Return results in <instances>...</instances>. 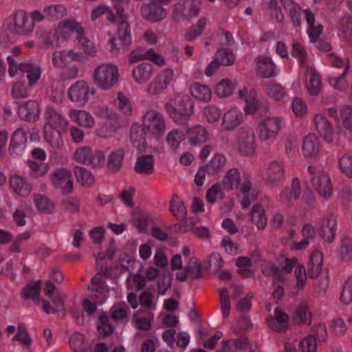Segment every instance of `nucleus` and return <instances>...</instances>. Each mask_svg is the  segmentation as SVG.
<instances>
[{
    "label": "nucleus",
    "mask_w": 352,
    "mask_h": 352,
    "mask_svg": "<svg viewBox=\"0 0 352 352\" xmlns=\"http://www.w3.org/2000/svg\"><path fill=\"white\" fill-rule=\"evenodd\" d=\"M166 113L174 122L180 125L188 124L190 117L194 113V103L185 94H177L164 106Z\"/></svg>",
    "instance_id": "obj_1"
},
{
    "label": "nucleus",
    "mask_w": 352,
    "mask_h": 352,
    "mask_svg": "<svg viewBox=\"0 0 352 352\" xmlns=\"http://www.w3.org/2000/svg\"><path fill=\"white\" fill-rule=\"evenodd\" d=\"M117 65L104 63L98 66L94 71V83L102 90H107L114 87L119 79Z\"/></svg>",
    "instance_id": "obj_2"
},
{
    "label": "nucleus",
    "mask_w": 352,
    "mask_h": 352,
    "mask_svg": "<svg viewBox=\"0 0 352 352\" xmlns=\"http://www.w3.org/2000/svg\"><path fill=\"white\" fill-rule=\"evenodd\" d=\"M201 2L199 0H182L175 3L171 10L173 20L179 23L190 21L197 16L200 12Z\"/></svg>",
    "instance_id": "obj_3"
},
{
    "label": "nucleus",
    "mask_w": 352,
    "mask_h": 352,
    "mask_svg": "<svg viewBox=\"0 0 352 352\" xmlns=\"http://www.w3.org/2000/svg\"><path fill=\"white\" fill-rule=\"evenodd\" d=\"M9 30L18 35L30 34L34 29V22L24 10H17L10 17Z\"/></svg>",
    "instance_id": "obj_4"
},
{
    "label": "nucleus",
    "mask_w": 352,
    "mask_h": 352,
    "mask_svg": "<svg viewBox=\"0 0 352 352\" xmlns=\"http://www.w3.org/2000/svg\"><path fill=\"white\" fill-rule=\"evenodd\" d=\"M117 36L119 45L116 43V38L113 37L109 40L111 45V52L113 54L118 53L120 50L126 52L129 50L132 44V38L131 34V27L127 21H120L118 25Z\"/></svg>",
    "instance_id": "obj_5"
},
{
    "label": "nucleus",
    "mask_w": 352,
    "mask_h": 352,
    "mask_svg": "<svg viewBox=\"0 0 352 352\" xmlns=\"http://www.w3.org/2000/svg\"><path fill=\"white\" fill-rule=\"evenodd\" d=\"M50 180L56 188H60L64 195L71 194L74 190L72 174L64 168H56L50 174Z\"/></svg>",
    "instance_id": "obj_6"
},
{
    "label": "nucleus",
    "mask_w": 352,
    "mask_h": 352,
    "mask_svg": "<svg viewBox=\"0 0 352 352\" xmlns=\"http://www.w3.org/2000/svg\"><path fill=\"white\" fill-rule=\"evenodd\" d=\"M143 127L147 132L156 138L161 137L165 132V122L162 114L155 110L146 113L143 117Z\"/></svg>",
    "instance_id": "obj_7"
},
{
    "label": "nucleus",
    "mask_w": 352,
    "mask_h": 352,
    "mask_svg": "<svg viewBox=\"0 0 352 352\" xmlns=\"http://www.w3.org/2000/svg\"><path fill=\"white\" fill-rule=\"evenodd\" d=\"M239 151L245 155L254 153L256 149L255 135L250 127H242L238 133Z\"/></svg>",
    "instance_id": "obj_8"
},
{
    "label": "nucleus",
    "mask_w": 352,
    "mask_h": 352,
    "mask_svg": "<svg viewBox=\"0 0 352 352\" xmlns=\"http://www.w3.org/2000/svg\"><path fill=\"white\" fill-rule=\"evenodd\" d=\"M281 121L278 117L266 118L258 125V137L262 141L274 138L280 129Z\"/></svg>",
    "instance_id": "obj_9"
},
{
    "label": "nucleus",
    "mask_w": 352,
    "mask_h": 352,
    "mask_svg": "<svg viewBox=\"0 0 352 352\" xmlns=\"http://www.w3.org/2000/svg\"><path fill=\"white\" fill-rule=\"evenodd\" d=\"M319 234L327 243H332L337 230L336 218L332 214L324 216L319 223Z\"/></svg>",
    "instance_id": "obj_10"
},
{
    "label": "nucleus",
    "mask_w": 352,
    "mask_h": 352,
    "mask_svg": "<svg viewBox=\"0 0 352 352\" xmlns=\"http://www.w3.org/2000/svg\"><path fill=\"white\" fill-rule=\"evenodd\" d=\"M141 14L143 18L151 22L160 21L164 19L167 14L166 10L160 5L152 0L149 3L142 6L140 8Z\"/></svg>",
    "instance_id": "obj_11"
},
{
    "label": "nucleus",
    "mask_w": 352,
    "mask_h": 352,
    "mask_svg": "<svg viewBox=\"0 0 352 352\" xmlns=\"http://www.w3.org/2000/svg\"><path fill=\"white\" fill-rule=\"evenodd\" d=\"M289 317L287 314L279 307L274 309V317L272 316L266 318L267 326L273 331L283 333L288 329Z\"/></svg>",
    "instance_id": "obj_12"
},
{
    "label": "nucleus",
    "mask_w": 352,
    "mask_h": 352,
    "mask_svg": "<svg viewBox=\"0 0 352 352\" xmlns=\"http://www.w3.org/2000/svg\"><path fill=\"white\" fill-rule=\"evenodd\" d=\"M18 114L23 120L34 122L38 119L39 105L36 100H28L18 103Z\"/></svg>",
    "instance_id": "obj_13"
},
{
    "label": "nucleus",
    "mask_w": 352,
    "mask_h": 352,
    "mask_svg": "<svg viewBox=\"0 0 352 352\" xmlns=\"http://www.w3.org/2000/svg\"><path fill=\"white\" fill-rule=\"evenodd\" d=\"M89 92L88 84L84 80H78L69 89L68 96L71 100L85 104L89 100Z\"/></svg>",
    "instance_id": "obj_14"
},
{
    "label": "nucleus",
    "mask_w": 352,
    "mask_h": 352,
    "mask_svg": "<svg viewBox=\"0 0 352 352\" xmlns=\"http://www.w3.org/2000/svg\"><path fill=\"white\" fill-rule=\"evenodd\" d=\"M26 134L23 129H16L12 134L9 146V153L13 157H18L24 153L26 143Z\"/></svg>",
    "instance_id": "obj_15"
},
{
    "label": "nucleus",
    "mask_w": 352,
    "mask_h": 352,
    "mask_svg": "<svg viewBox=\"0 0 352 352\" xmlns=\"http://www.w3.org/2000/svg\"><path fill=\"white\" fill-rule=\"evenodd\" d=\"M146 129L139 124H133L130 129V140L133 146L140 152L146 151L147 143L146 141Z\"/></svg>",
    "instance_id": "obj_16"
},
{
    "label": "nucleus",
    "mask_w": 352,
    "mask_h": 352,
    "mask_svg": "<svg viewBox=\"0 0 352 352\" xmlns=\"http://www.w3.org/2000/svg\"><path fill=\"white\" fill-rule=\"evenodd\" d=\"M311 183L318 193L324 199H328L332 192L330 178L325 174H320L311 178Z\"/></svg>",
    "instance_id": "obj_17"
},
{
    "label": "nucleus",
    "mask_w": 352,
    "mask_h": 352,
    "mask_svg": "<svg viewBox=\"0 0 352 352\" xmlns=\"http://www.w3.org/2000/svg\"><path fill=\"white\" fill-rule=\"evenodd\" d=\"M314 122L320 135L328 143H331L333 140L334 131L327 118L323 115L317 114L314 118Z\"/></svg>",
    "instance_id": "obj_18"
},
{
    "label": "nucleus",
    "mask_w": 352,
    "mask_h": 352,
    "mask_svg": "<svg viewBox=\"0 0 352 352\" xmlns=\"http://www.w3.org/2000/svg\"><path fill=\"white\" fill-rule=\"evenodd\" d=\"M301 193L300 180L294 178L292 182L291 188H284L280 194V199L283 204L290 206L293 204V200H297Z\"/></svg>",
    "instance_id": "obj_19"
},
{
    "label": "nucleus",
    "mask_w": 352,
    "mask_h": 352,
    "mask_svg": "<svg viewBox=\"0 0 352 352\" xmlns=\"http://www.w3.org/2000/svg\"><path fill=\"white\" fill-rule=\"evenodd\" d=\"M284 175V165L277 161L272 162L267 169L266 181L270 185H277L283 180Z\"/></svg>",
    "instance_id": "obj_20"
},
{
    "label": "nucleus",
    "mask_w": 352,
    "mask_h": 352,
    "mask_svg": "<svg viewBox=\"0 0 352 352\" xmlns=\"http://www.w3.org/2000/svg\"><path fill=\"white\" fill-rule=\"evenodd\" d=\"M155 159L152 155H143L137 158L134 170L141 175H150L154 173Z\"/></svg>",
    "instance_id": "obj_21"
},
{
    "label": "nucleus",
    "mask_w": 352,
    "mask_h": 352,
    "mask_svg": "<svg viewBox=\"0 0 352 352\" xmlns=\"http://www.w3.org/2000/svg\"><path fill=\"white\" fill-rule=\"evenodd\" d=\"M9 182L14 192L21 197H25L31 193L32 186L23 177L12 175L10 177Z\"/></svg>",
    "instance_id": "obj_22"
},
{
    "label": "nucleus",
    "mask_w": 352,
    "mask_h": 352,
    "mask_svg": "<svg viewBox=\"0 0 352 352\" xmlns=\"http://www.w3.org/2000/svg\"><path fill=\"white\" fill-rule=\"evenodd\" d=\"M305 17L308 25L307 33L311 42L315 43L318 41L320 34L323 32V26L321 24L314 25L315 16L314 14L309 10L306 9L304 10Z\"/></svg>",
    "instance_id": "obj_23"
},
{
    "label": "nucleus",
    "mask_w": 352,
    "mask_h": 352,
    "mask_svg": "<svg viewBox=\"0 0 352 352\" xmlns=\"http://www.w3.org/2000/svg\"><path fill=\"white\" fill-rule=\"evenodd\" d=\"M208 23V18L201 16L194 24H192L185 32L184 38L188 41H192L202 35L207 28Z\"/></svg>",
    "instance_id": "obj_24"
},
{
    "label": "nucleus",
    "mask_w": 352,
    "mask_h": 352,
    "mask_svg": "<svg viewBox=\"0 0 352 352\" xmlns=\"http://www.w3.org/2000/svg\"><path fill=\"white\" fill-rule=\"evenodd\" d=\"M47 123L44 126L52 127L55 129H66L67 122L56 111L52 108H47L45 112Z\"/></svg>",
    "instance_id": "obj_25"
},
{
    "label": "nucleus",
    "mask_w": 352,
    "mask_h": 352,
    "mask_svg": "<svg viewBox=\"0 0 352 352\" xmlns=\"http://www.w3.org/2000/svg\"><path fill=\"white\" fill-rule=\"evenodd\" d=\"M320 149V142L314 134L307 135L303 140L302 153L305 157H316Z\"/></svg>",
    "instance_id": "obj_26"
},
{
    "label": "nucleus",
    "mask_w": 352,
    "mask_h": 352,
    "mask_svg": "<svg viewBox=\"0 0 352 352\" xmlns=\"http://www.w3.org/2000/svg\"><path fill=\"white\" fill-rule=\"evenodd\" d=\"M243 113L236 109H230L223 116L222 127L230 131L238 126L243 121Z\"/></svg>",
    "instance_id": "obj_27"
},
{
    "label": "nucleus",
    "mask_w": 352,
    "mask_h": 352,
    "mask_svg": "<svg viewBox=\"0 0 352 352\" xmlns=\"http://www.w3.org/2000/svg\"><path fill=\"white\" fill-rule=\"evenodd\" d=\"M125 151L123 148L113 151L107 158V167L111 173L118 172L122 167Z\"/></svg>",
    "instance_id": "obj_28"
},
{
    "label": "nucleus",
    "mask_w": 352,
    "mask_h": 352,
    "mask_svg": "<svg viewBox=\"0 0 352 352\" xmlns=\"http://www.w3.org/2000/svg\"><path fill=\"white\" fill-rule=\"evenodd\" d=\"M322 265V254L318 250L312 252L307 267L308 276L311 278H316L321 272Z\"/></svg>",
    "instance_id": "obj_29"
},
{
    "label": "nucleus",
    "mask_w": 352,
    "mask_h": 352,
    "mask_svg": "<svg viewBox=\"0 0 352 352\" xmlns=\"http://www.w3.org/2000/svg\"><path fill=\"white\" fill-rule=\"evenodd\" d=\"M275 65L268 57H258L256 71L258 75L264 78L275 76Z\"/></svg>",
    "instance_id": "obj_30"
},
{
    "label": "nucleus",
    "mask_w": 352,
    "mask_h": 352,
    "mask_svg": "<svg viewBox=\"0 0 352 352\" xmlns=\"http://www.w3.org/2000/svg\"><path fill=\"white\" fill-rule=\"evenodd\" d=\"M104 274H96L91 279V285L88 287L89 289L95 292L94 295L96 298H104L105 294L108 292L106 282L102 278Z\"/></svg>",
    "instance_id": "obj_31"
},
{
    "label": "nucleus",
    "mask_w": 352,
    "mask_h": 352,
    "mask_svg": "<svg viewBox=\"0 0 352 352\" xmlns=\"http://www.w3.org/2000/svg\"><path fill=\"white\" fill-rule=\"evenodd\" d=\"M153 74V66L148 63H142L136 67L132 72L134 80L138 83L148 81Z\"/></svg>",
    "instance_id": "obj_32"
},
{
    "label": "nucleus",
    "mask_w": 352,
    "mask_h": 352,
    "mask_svg": "<svg viewBox=\"0 0 352 352\" xmlns=\"http://www.w3.org/2000/svg\"><path fill=\"white\" fill-rule=\"evenodd\" d=\"M71 119L80 126L91 128L94 125L92 116L85 111L72 109L69 112Z\"/></svg>",
    "instance_id": "obj_33"
},
{
    "label": "nucleus",
    "mask_w": 352,
    "mask_h": 352,
    "mask_svg": "<svg viewBox=\"0 0 352 352\" xmlns=\"http://www.w3.org/2000/svg\"><path fill=\"white\" fill-rule=\"evenodd\" d=\"M244 110L248 114L257 113L263 116L269 110V104L266 101H258L253 98L246 100V104Z\"/></svg>",
    "instance_id": "obj_34"
},
{
    "label": "nucleus",
    "mask_w": 352,
    "mask_h": 352,
    "mask_svg": "<svg viewBox=\"0 0 352 352\" xmlns=\"http://www.w3.org/2000/svg\"><path fill=\"white\" fill-rule=\"evenodd\" d=\"M61 131L50 126H44L45 138L54 148L60 149L63 146L64 143L60 134Z\"/></svg>",
    "instance_id": "obj_35"
},
{
    "label": "nucleus",
    "mask_w": 352,
    "mask_h": 352,
    "mask_svg": "<svg viewBox=\"0 0 352 352\" xmlns=\"http://www.w3.org/2000/svg\"><path fill=\"white\" fill-rule=\"evenodd\" d=\"M170 210L179 221H183L187 216V211L183 201L177 195L174 194L170 200Z\"/></svg>",
    "instance_id": "obj_36"
},
{
    "label": "nucleus",
    "mask_w": 352,
    "mask_h": 352,
    "mask_svg": "<svg viewBox=\"0 0 352 352\" xmlns=\"http://www.w3.org/2000/svg\"><path fill=\"white\" fill-rule=\"evenodd\" d=\"M307 71L311 74L307 84L308 92L311 96H318L321 91V79L314 67H308Z\"/></svg>",
    "instance_id": "obj_37"
},
{
    "label": "nucleus",
    "mask_w": 352,
    "mask_h": 352,
    "mask_svg": "<svg viewBox=\"0 0 352 352\" xmlns=\"http://www.w3.org/2000/svg\"><path fill=\"white\" fill-rule=\"evenodd\" d=\"M187 133L190 135V142L192 145L204 143L208 140V133L202 126L197 125L189 128Z\"/></svg>",
    "instance_id": "obj_38"
},
{
    "label": "nucleus",
    "mask_w": 352,
    "mask_h": 352,
    "mask_svg": "<svg viewBox=\"0 0 352 352\" xmlns=\"http://www.w3.org/2000/svg\"><path fill=\"white\" fill-rule=\"evenodd\" d=\"M293 320L297 324H311V314L305 304L302 303L296 307Z\"/></svg>",
    "instance_id": "obj_39"
},
{
    "label": "nucleus",
    "mask_w": 352,
    "mask_h": 352,
    "mask_svg": "<svg viewBox=\"0 0 352 352\" xmlns=\"http://www.w3.org/2000/svg\"><path fill=\"white\" fill-rule=\"evenodd\" d=\"M226 162L225 156L222 154L216 153L210 162L204 165V168L208 170V175H215L221 171Z\"/></svg>",
    "instance_id": "obj_40"
},
{
    "label": "nucleus",
    "mask_w": 352,
    "mask_h": 352,
    "mask_svg": "<svg viewBox=\"0 0 352 352\" xmlns=\"http://www.w3.org/2000/svg\"><path fill=\"white\" fill-rule=\"evenodd\" d=\"M263 87L267 96L275 100H280L286 95L285 88L278 83L267 82Z\"/></svg>",
    "instance_id": "obj_41"
},
{
    "label": "nucleus",
    "mask_w": 352,
    "mask_h": 352,
    "mask_svg": "<svg viewBox=\"0 0 352 352\" xmlns=\"http://www.w3.org/2000/svg\"><path fill=\"white\" fill-rule=\"evenodd\" d=\"M134 225L141 232H147L148 227L153 225L151 216L144 212L139 211L134 214Z\"/></svg>",
    "instance_id": "obj_42"
},
{
    "label": "nucleus",
    "mask_w": 352,
    "mask_h": 352,
    "mask_svg": "<svg viewBox=\"0 0 352 352\" xmlns=\"http://www.w3.org/2000/svg\"><path fill=\"white\" fill-rule=\"evenodd\" d=\"M240 173L237 168H231L224 176L222 184L224 189L232 190L234 188H237L240 182Z\"/></svg>",
    "instance_id": "obj_43"
},
{
    "label": "nucleus",
    "mask_w": 352,
    "mask_h": 352,
    "mask_svg": "<svg viewBox=\"0 0 352 352\" xmlns=\"http://www.w3.org/2000/svg\"><path fill=\"white\" fill-rule=\"evenodd\" d=\"M251 219L258 229H263L267 224V217L263 206L258 204L253 206L251 212Z\"/></svg>",
    "instance_id": "obj_44"
},
{
    "label": "nucleus",
    "mask_w": 352,
    "mask_h": 352,
    "mask_svg": "<svg viewBox=\"0 0 352 352\" xmlns=\"http://www.w3.org/2000/svg\"><path fill=\"white\" fill-rule=\"evenodd\" d=\"M42 287V281L32 280L22 290L21 295L25 299L36 300L40 295Z\"/></svg>",
    "instance_id": "obj_45"
},
{
    "label": "nucleus",
    "mask_w": 352,
    "mask_h": 352,
    "mask_svg": "<svg viewBox=\"0 0 352 352\" xmlns=\"http://www.w3.org/2000/svg\"><path fill=\"white\" fill-rule=\"evenodd\" d=\"M44 12L47 20L56 21L66 14L67 9L62 4L50 5L44 8Z\"/></svg>",
    "instance_id": "obj_46"
},
{
    "label": "nucleus",
    "mask_w": 352,
    "mask_h": 352,
    "mask_svg": "<svg viewBox=\"0 0 352 352\" xmlns=\"http://www.w3.org/2000/svg\"><path fill=\"white\" fill-rule=\"evenodd\" d=\"M192 96L199 100L208 102L210 100L212 92L210 89L199 83H195L190 87Z\"/></svg>",
    "instance_id": "obj_47"
},
{
    "label": "nucleus",
    "mask_w": 352,
    "mask_h": 352,
    "mask_svg": "<svg viewBox=\"0 0 352 352\" xmlns=\"http://www.w3.org/2000/svg\"><path fill=\"white\" fill-rule=\"evenodd\" d=\"M74 174L78 182L82 186H89L94 182V177L90 171L81 166H75Z\"/></svg>",
    "instance_id": "obj_48"
},
{
    "label": "nucleus",
    "mask_w": 352,
    "mask_h": 352,
    "mask_svg": "<svg viewBox=\"0 0 352 352\" xmlns=\"http://www.w3.org/2000/svg\"><path fill=\"white\" fill-rule=\"evenodd\" d=\"M34 201L38 210L43 213H52L54 209V204L45 195H34Z\"/></svg>",
    "instance_id": "obj_49"
},
{
    "label": "nucleus",
    "mask_w": 352,
    "mask_h": 352,
    "mask_svg": "<svg viewBox=\"0 0 352 352\" xmlns=\"http://www.w3.org/2000/svg\"><path fill=\"white\" fill-rule=\"evenodd\" d=\"M69 344L74 352H86L88 350L85 342V336L79 332L74 333L70 337Z\"/></svg>",
    "instance_id": "obj_50"
},
{
    "label": "nucleus",
    "mask_w": 352,
    "mask_h": 352,
    "mask_svg": "<svg viewBox=\"0 0 352 352\" xmlns=\"http://www.w3.org/2000/svg\"><path fill=\"white\" fill-rule=\"evenodd\" d=\"M28 165L30 168V176L32 178H38L45 175L48 170V166L43 163H38L34 161L28 160Z\"/></svg>",
    "instance_id": "obj_51"
},
{
    "label": "nucleus",
    "mask_w": 352,
    "mask_h": 352,
    "mask_svg": "<svg viewBox=\"0 0 352 352\" xmlns=\"http://www.w3.org/2000/svg\"><path fill=\"white\" fill-rule=\"evenodd\" d=\"M186 270L192 279H200L203 277V265L196 258L190 259Z\"/></svg>",
    "instance_id": "obj_52"
},
{
    "label": "nucleus",
    "mask_w": 352,
    "mask_h": 352,
    "mask_svg": "<svg viewBox=\"0 0 352 352\" xmlns=\"http://www.w3.org/2000/svg\"><path fill=\"white\" fill-rule=\"evenodd\" d=\"M233 89L234 85L232 82L228 79H223L217 85L214 93L219 97L224 98L230 96Z\"/></svg>",
    "instance_id": "obj_53"
},
{
    "label": "nucleus",
    "mask_w": 352,
    "mask_h": 352,
    "mask_svg": "<svg viewBox=\"0 0 352 352\" xmlns=\"http://www.w3.org/2000/svg\"><path fill=\"white\" fill-rule=\"evenodd\" d=\"M76 39L78 41L79 48L84 51V53L89 56H95L97 53L96 48L90 40L82 36H77Z\"/></svg>",
    "instance_id": "obj_54"
},
{
    "label": "nucleus",
    "mask_w": 352,
    "mask_h": 352,
    "mask_svg": "<svg viewBox=\"0 0 352 352\" xmlns=\"http://www.w3.org/2000/svg\"><path fill=\"white\" fill-rule=\"evenodd\" d=\"M215 58L223 65H231L234 63L235 57L232 52L229 49H220L215 54Z\"/></svg>",
    "instance_id": "obj_55"
},
{
    "label": "nucleus",
    "mask_w": 352,
    "mask_h": 352,
    "mask_svg": "<svg viewBox=\"0 0 352 352\" xmlns=\"http://www.w3.org/2000/svg\"><path fill=\"white\" fill-rule=\"evenodd\" d=\"M204 113L206 120L209 123H214L219 121L221 116V111L218 107L210 104L204 108Z\"/></svg>",
    "instance_id": "obj_56"
},
{
    "label": "nucleus",
    "mask_w": 352,
    "mask_h": 352,
    "mask_svg": "<svg viewBox=\"0 0 352 352\" xmlns=\"http://www.w3.org/2000/svg\"><path fill=\"white\" fill-rule=\"evenodd\" d=\"M340 300L344 305H349L352 302V276L348 278L344 282Z\"/></svg>",
    "instance_id": "obj_57"
},
{
    "label": "nucleus",
    "mask_w": 352,
    "mask_h": 352,
    "mask_svg": "<svg viewBox=\"0 0 352 352\" xmlns=\"http://www.w3.org/2000/svg\"><path fill=\"white\" fill-rule=\"evenodd\" d=\"M184 139V134L178 129L171 131L166 136V140L173 151L177 150Z\"/></svg>",
    "instance_id": "obj_58"
},
{
    "label": "nucleus",
    "mask_w": 352,
    "mask_h": 352,
    "mask_svg": "<svg viewBox=\"0 0 352 352\" xmlns=\"http://www.w3.org/2000/svg\"><path fill=\"white\" fill-rule=\"evenodd\" d=\"M340 254L341 259L345 261L352 258V238L344 237L342 240Z\"/></svg>",
    "instance_id": "obj_59"
},
{
    "label": "nucleus",
    "mask_w": 352,
    "mask_h": 352,
    "mask_svg": "<svg viewBox=\"0 0 352 352\" xmlns=\"http://www.w3.org/2000/svg\"><path fill=\"white\" fill-rule=\"evenodd\" d=\"M340 116L344 127L352 134V107L344 106L340 110Z\"/></svg>",
    "instance_id": "obj_60"
},
{
    "label": "nucleus",
    "mask_w": 352,
    "mask_h": 352,
    "mask_svg": "<svg viewBox=\"0 0 352 352\" xmlns=\"http://www.w3.org/2000/svg\"><path fill=\"white\" fill-rule=\"evenodd\" d=\"M349 69V65H346L341 75L336 78H331L329 79L330 84L333 85L336 89L344 91L347 88L348 84L345 79V76L347 74Z\"/></svg>",
    "instance_id": "obj_61"
},
{
    "label": "nucleus",
    "mask_w": 352,
    "mask_h": 352,
    "mask_svg": "<svg viewBox=\"0 0 352 352\" xmlns=\"http://www.w3.org/2000/svg\"><path fill=\"white\" fill-rule=\"evenodd\" d=\"M98 329L100 334H102L104 337L110 335L113 332V328L110 324L109 318L107 314H104L100 316Z\"/></svg>",
    "instance_id": "obj_62"
},
{
    "label": "nucleus",
    "mask_w": 352,
    "mask_h": 352,
    "mask_svg": "<svg viewBox=\"0 0 352 352\" xmlns=\"http://www.w3.org/2000/svg\"><path fill=\"white\" fill-rule=\"evenodd\" d=\"M339 166L342 172L348 177H352V155L344 154L339 160Z\"/></svg>",
    "instance_id": "obj_63"
},
{
    "label": "nucleus",
    "mask_w": 352,
    "mask_h": 352,
    "mask_svg": "<svg viewBox=\"0 0 352 352\" xmlns=\"http://www.w3.org/2000/svg\"><path fill=\"white\" fill-rule=\"evenodd\" d=\"M340 30L344 35V36L349 40V42H352V19L349 16H344L341 19L340 21Z\"/></svg>",
    "instance_id": "obj_64"
}]
</instances>
